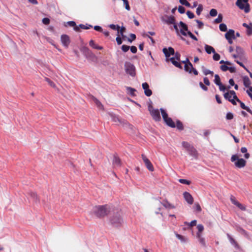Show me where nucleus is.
<instances>
[{
  "label": "nucleus",
  "mask_w": 252,
  "mask_h": 252,
  "mask_svg": "<svg viewBox=\"0 0 252 252\" xmlns=\"http://www.w3.org/2000/svg\"><path fill=\"white\" fill-rule=\"evenodd\" d=\"M67 24L70 26L74 28V30L77 32H79L80 31V30H79V27L77 26H76V23L74 21H69L67 22Z\"/></svg>",
  "instance_id": "30"
},
{
  "label": "nucleus",
  "mask_w": 252,
  "mask_h": 252,
  "mask_svg": "<svg viewBox=\"0 0 252 252\" xmlns=\"http://www.w3.org/2000/svg\"><path fill=\"white\" fill-rule=\"evenodd\" d=\"M230 200L233 204L237 206L241 210L245 211L246 210V207L237 201L234 196H231Z\"/></svg>",
  "instance_id": "10"
},
{
  "label": "nucleus",
  "mask_w": 252,
  "mask_h": 252,
  "mask_svg": "<svg viewBox=\"0 0 252 252\" xmlns=\"http://www.w3.org/2000/svg\"><path fill=\"white\" fill-rule=\"evenodd\" d=\"M125 31L126 28L124 27H122L119 31V33H120V34L122 36L123 38H125L126 37L125 35H124V32H125Z\"/></svg>",
  "instance_id": "53"
},
{
  "label": "nucleus",
  "mask_w": 252,
  "mask_h": 252,
  "mask_svg": "<svg viewBox=\"0 0 252 252\" xmlns=\"http://www.w3.org/2000/svg\"><path fill=\"white\" fill-rule=\"evenodd\" d=\"M187 152H188L190 156H192L194 158L196 159L197 158L198 153L197 150L195 149V148L193 146L191 147V148L188 150Z\"/></svg>",
  "instance_id": "18"
},
{
  "label": "nucleus",
  "mask_w": 252,
  "mask_h": 252,
  "mask_svg": "<svg viewBox=\"0 0 252 252\" xmlns=\"http://www.w3.org/2000/svg\"><path fill=\"white\" fill-rule=\"evenodd\" d=\"M162 21L167 24H175V19L173 16H165L162 18Z\"/></svg>",
  "instance_id": "12"
},
{
  "label": "nucleus",
  "mask_w": 252,
  "mask_h": 252,
  "mask_svg": "<svg viewBox=\"0 0 252 252\" xmlns=\"http://www.w3.org/2000/svg\"><path fill=\"white\" fill-rule=\"evenodd\" d=\"M123 1L124 4L125 6L126 9L129 11L130 9V7L129 5V3L127 0H122Z\"/></svg>",
  "instance_id": "41"
},
{
  "label": "nucleus",
  "mask_w": 252,
  "mask_h": 252,
  "mask_svg": "<svg viewBox=\"0 0 252 252\" xmlns=\"http://www.w3.org/2000/svg\"><path fill=\"white\" fill-rule=\"evenodd\" d=\"M179 2L182 5H184L187 7H190V4L187 0H179Z\"/></svg>",
  "instance_id": "40"
},
{
  "label": "nucleus",
  "mask_w": 252,
  "mask_h": 252,
  "mask_svg": "<svg viewBox=\"0 0 252 252\" xmlns=\"http://www.w3.org/2000/svg\"><path fill=\"white\" fill-rule=\"evenodd\" d=\"M231 93L233 94V97L238 102L240 103L241 107L244 110H246L247 112L250 113L251 115H252V111L249 108L246 106L245 104L242 102L237 96L236 94V93L235 92H231Z\"/></svg>",
  "instance_id": "7"
},
{
  "label": "nucleus",
  "mask_w": 252,
  "mask_h": 252,
  "mask_svg": "<svg viewBox=\"0 0 252 252\" xmlns=\"http://www.w3.org/2000/svg\"><path fill=\"white\" fill-rule=\"evenodd\" d=\"M160 110L161 111V115L164 121L169 118L168 117L167 113L163 109L160 108Z\"/></svg>",
  "instance_id": "34"
},
{
  "label": "nucleus",
  "mask_w": 252,
  "mask_h": 252,
  "mask_svg": "<svg viewBox=\"0 0 252 252\" xmlns=\"http://www.w3.org/2000/svg\"><path fill=\"white\" fill-rule=\"evenodd\" d=\"M220 30L222 32H226L227 31V26L225 24L221 23L219 26Z\"/></svg>",
  "instance_id": "39"
},
{
  "label": "nucleus",
  "mask_w": 252,
  "mask_h": 252,
  "mask_svg": "<svg viewBox=\"0 0 252 252\" xmlns=\"http://www.w3.org/2000/svg\"><path fill=\"white\" fill-rule=\"evenodd\" d=\"M226 118L227 120H232L233 118V114L230 112L227 113L226 116Z\"/></svg>",
  "instance_id": "60"
},
{
  "label": "nucleus",
  "mask_w": 252,
  "mask_h": 252,
  "mask_svg": "<svg viewBox=\"0 0 252 252\" xmlns=\"http://www.w3.org/2000/svg\"><path fill=\"white\" fill-rule=\"evenodd\" d=\"M127 90L128 91L129 94L131 95H135L134 93L136 91V90L132 88L131 87H127Z\"/></svg>",
  "instance_id": "47"
},
{
  "label": "nucleus",
  "mask_w": 252,
  "mask_h": 252,
  "mask_svg": "<svg viewBox=\"0 0 252 252\" xmlns=\"http://www.w3.org/2000/svg\"><path fill=\"white\" fill-rule=\"evenodd\" d=\"M113 122L117 123L119 125H124L126 124V122L124 120L121 119L119 117L116 116H112Z\"/></svg>",
  "instance_id": "17"
},
{
  "label": "nucleus",
  "mask_w": 252,
  "mask_h": 252,
  "mask_svg": "<svg viewBox=\"0 0 252 252\" xmlns=\"http://www.w3.org/2000/svg\"><path fill=\"white\" fill-rule=\"evenodd\" d=\"M243 84H244V85L246 87H250V85L251 84V82L249 79V78L246 76H244L243 77Z\"/></svg>",
  "instance_id": "24"
},
{
  "label": "nucleus",
  "mask_w": 252,
  "mask_h": 252,
  "mask_svg": "<svg viewBox=\"0 0 252 252\" xmlns=\"http://www.w3.org/2000/svg\"><path fill=\"white\" fill-rule=\"evenodd\" d=\"M199 86L200 88L205 91H208V88L207 86H206L202 82H199Z\"/></svg>",
  "instance_id": "52"
},
{
  "label": "nucleus",
  "mask_w": 252,
  "mask_h": 252,
  "mask_svg": "<svg viewBox=\"0 0 252 252\" xmlns=\"http://www.w3.org/2000/svg\"><path fill=\"white\" fill-rule=\"evenodd\" d=\"M236 5L240 9L244 10L246 13L250 11V6L248 3V0H237Z\"/></svg>",
  "instance_id": "4"
},
{
  "label": "nucleus",
  "mask_w": 252,
  "mask_h": 252,
  "mask_svg": "<svg viewBox=\"0 0 252 252\" xmlns=\"http://www.w3.org/2000/svg\"><path fill=\"white\" fill-rule=\"evenodd\" d=\"M182 145L187 151L193 146L187 141H183L182 142Z\"/></svg>",
  "instance_id": "33"
},
{
  "label": "nucleus",
  "mask_w": 252,
  "mask_h": 252,
  "mask_svg": "<svg viewBox=\"0 0 252 252\" xmlns=\"http://www.w3.org/2000/svg\"><path fill=\"white\" fill-rule=\"evenodd\" d=\"M129 48L130 47L129 46H127L126 45H123L122 46V50L123 52H126L127 51H128V50L129 49Z\"/></svg>",
  "instance_id": "54"
},
{
  "label": "nucleus",
  "mask_w": 252,
  "mask_h": 252,
  "mask_svg": "<svg viewBox=\"0 0 252 252\" xmlns=\"http://www.w3.org/2000/svg\"><path fill=\"white\" fill-rule=\"evenodd\" d=\"M145 94L147 96H150L152 94V91L148 88L146 90L144 91Z\"/></svg>",
  "instance_id": "46"
},
{
  "label": "nucleus",
  "mask_w": 252,
  "mask_h": 252,
  "mask_svg": "<svg viewBox=\"0 0 252 252\" xmlns=\"http://www.w3.org/2000/svg\"><path fill=\"white\" fill-rule=\"evenodd\" d=\"M225 37L226 39H235V32L233 30H229L225 34Z\"/></svg>",
  "instance_id": "19"
},
{
  "label": "nucleus",
  "mask_w": 252,
  "mask_h": 252,
  "mask_svg": "<svg viewBox=\"0 0 252 252\" xmlns=\"http://www.w3.org/2000/svg\"><path fill=\"white\" fill-rule=\"evenodd\" d=\"M187 15L189 19H192L194 17V14L190 11H188L187 12Z\"/></svg>",
  "instance_id": "59"
},
{
  "label": "nucleus",
  "mask_w": 252,
  "mask_h": 252,
  "mask_svg": "<svg viewBox=\"0 0 252 252\" xmlns=\"http://www.w3.org/2000/svg\"><path fill=\"white\" fill-rule=\"evenodd\" d=\"M111 224L114 227H119L122 225L123 220L121 217V214L117 212L116 214H114L110 219Z\"/></svg>",
  "instance_id": "2"
},
{
  "label": "nucleus",
  "mask_w": 252,
  "mask_h": 252,
  "mask_svg": "<svg viewBox=\"0 0 252 252\" xmlns=\"http://www.w3.org/2000/svg\"><path fill=\"white\" fill-rule=\"evenodd\" d=\"M176 127L180 130H182L184 129L183 125L179 120H178L176 122Z\"/></svg>",
  "instance_id": "36"
},
{
  "label": "nucleus",
  "mask_w": 252,
  "mask_h": 252,
  "mask_svg": "<svg viewBox=\"0 0 252 252\" xmlns=\"http://www.w3.org/2000/svg\"><path fill=\"white\" fill-rule=\"evenodd\" d=\"M90 46L93 48L97 49V50H102L103 47L99 46L95 43L94 41L93 40H91L89 42Z\"/></svg>",
  "instance_id": "23"
},
{
  "label": "nucleus",
  "mask_w": 252,
  "mask_h": 252,
  "mask_svg": "<svg viewBox=\"0 0 252 252\" xmlns=\"http://www.w3.org/2000/svg\"><path fill=\"white\" fill-rule=\"evenodd\" d=\"M179 182L181 184H186V185H189L190 184V181L187 180L186 179H179Z\"/></svg>",
  "instance_id": "42"
},
{
  "label": "nucleus",
  "mask_w": 252,
  "mask_h": 252,
  "mask_svg": "<svg viewBox=\"0 0 252 252\" xmlns=\"http://www.w3.org/2000/svg\"><path fill=\"white\" fill-rule=\"evenodd\" d=\"M197 228L198 229V232L197 233H199V234H201V233L204 230V226L202 224H198L197 226Z\"/></svg>",
  "instance_id": "50"
},
{
  "label": "nucleus",
  "mask_w": 252,
  "mask_h": 252,
  "mask_svg": "<svg viewBox=\"0 0 252 252\" xmlns=\"http://www.w3.org/2000/svg\"><path fill=\"white\" fill-rule=\"evenodd\" d=\"M197 237L198 239V241L199 243L201 244L202 246L203 247L206 246V243H205V240L204 238L202 237V235L201 234H199V233H197L196 234Z\"/></svg>",
  "instance_id": "28"
},
{
  "label": "nucleus",
  "mask_w": 252,
  "mask_h": 252,
  "mask_svg": "<svg viewBox=\"0 0 252 252\" xmlns=\"http://www.w3.org/2000/svg\"><path fill=\"white\" fill-rule=\"evenodd\" d=\"M111 208L108 205L96 206L94 211L95 215L98 217H104L110 212Z\"/></svg>",
  "instance_id": "1"
},
{
  "label": "nucleus",
  "mask_w": 252,
  "mask_h": 252,
  "mask_svg": "<svg viewBox=\"0 0 252 252\" xmlns=\"http://www.w3.org/2000/svg\"><path fill=\"white\" fill-rule=\"evenodd\" d=\"M202 72L204 75H209V72L210 71V70L206 68L204 66L202 67Z\"/></svg>",
  "instance_id": "57"
},
{
  "label": "nucleus",
  "mask_w": 252,
  "mask_h": 252,
  "mask_svg": "<svg viewBox=\"0 0 252 252\" xmlns=\"http://www.w3.org/2000/svg\"><path fill=\"white\" fill-rule=\"evenodd\" d=\"M172 63L176 67H178L180 69L182 68V66L181 65V63L179 62H178V61L177 60V61L175 60L174 62H172Z\"/></svg>",
  "instance_id": "48"
},
{
  "label": "nucleus",
  "mask_w": 252,
  "mask_h": 252,
  "mask_svg": "<svg viewBox=\"0 0 252 252\" xmlns=\"http://www.w3.org/2000/svg\"><path fill=\"white\" fill-rule=\"evenodd\" d=\"M61 39L63 45L67 48L70 42L69 37L66 34H63L61 35Z\"/></svg>",
  "instance_id": "9"
},
{
  "label": "nucleus",
  "mask_w": 252,
  "mask_h": 252,
  "mask_svg": "<svg viewBox=\"0 0 252 252\" xmlns=\"http://www.w3.org/2000/svg\"><path fill=\"white\" fill-rule=\"evenodd\" d=\"M162 51L166 58H169L171 55H174L175 54L174 49L172 47H169L168 49L164 48Z\"/></svg>",
  "instance_id": "13"
},
{
  "label": "nucleus",
  "mask_w": 252,
  "mask_h": 252,
  "mask_svg": "<svg viewBox=\"0 0 252 252\" xmlns=\"http://www.w3.org/2000/svg\"><path fill=\"white\" fill-rule=\"evenodd\" d=\"M113 164L114 166H119L121 165V160L120 159L114 156L113 159Z\"/></svg>",
  "instance_id": "32"
},
{
  "label": "nucleus",
  "mask_w": 252,
  "mask_h": 252,
  "mask_svg": "<svg viewBox=\"0 0 252 252\" xmlns=\"http://www.w3.org/2000/svg\"><path fill=\"white\" fill-rule=\"evenodd\" d=\"M205 49L206 52L209 54H210L212 53H214L215 52L214 48L208 45H205Z\"/></svg>",
  "instance_id": "31"
},
{
  "label": "nucleus",
  "mask_w": 252,
  "mask_h": 252,
  "mask_svg": "<svg viewBox=\"0 0 252 252\" xmlns=\"http://www.w3.org/2000/svg\"><path fill=\"white\" fill-rule=\"evenodd\" d=\"M203 10V6L201 4H199L196 9V14L199 15Z\"/></svg>",
  "instance_id": "44"
},
{
  "label": "nucleus",
  "mask_w": 252,
  "mask_h": 252,
  "mask_svg": "<svg viewBox=\"0 0 252 252\" xmlns=\"http://www.w3.org/2000/svg\"><path fill=\"white\" fill-rule=\"evenodd\" d=\"M237 54L240 56L243 54V50L242 48L240 47H237L236 49Z\"/></svg>",
  "instance_id": "45"
},
{
  "label": "nucleus",
  "mask_w": 252,
  "mask_h": 252,
  "mask_svg": "<svg viewBox=\"0 0 252 252\" xmlns=\"http://www.w3.org/2000/svg\"><path fill=\"white\" fill-rule=\"evenodd\" d=\"M179 26L181 28L180 30V32L181 34L184 36H187V34L186 32L188 31L187 25L182 21H180L179 23Z\"/></svg>",
  "instance_id": "15"
},
{
  "label": "nucleus",
  "mask_w": 252,
  "mask_h": 252,
  "mask_svg": "<svg viewBox=\"0 0 252 252\" xmlns=\"http://www.w3.org/2000/svg\"><path fill=\"white\" fill-rule=\"evenodd\" d=\"M183 195L184 198L189 204H192L193 203V198L189 193L188 192H185Z\"/></svg>",
  "instance_id": "16"
},
{
  "label": "nucleus",
  "mask_w": 252,
  "mask_h": 252,
  "mask_svg": "<svg viewBox=\"0 0 252 252\" xmlns=\"http://www.w3.org/2000/svg\"><path fill=\"white\" fill-rule=\"evenodd\" d=\"M214 82L217 85L221 84L220 78L218 74L215 75Z\"/></svg>",
  "instance_id": "35"
},
{
  "label": "nucleus",
  "mask_w": 252,
  "mask_h": 252,
  "mask_svg": "<svg viewBox=\"0 0 252 252\" xmlns=\"http://www.w3.org/2000/svg\"><path fill=\"white\" fill-rule=\"evenodd\" d=\"M116 40L118 45H121L122 43V40L119 34H118L117 37L116 38Z\"/></svg>",
  "instance_id": "61"
},
{
  "label": "nucleus",
  "mask_w": 252,
  "mask_h": 252,
  "mask_svg": "<svg viewBox=\"0 0 252 252\" xmlns=\"http://www.w3.org/2000/svg\"><path fill=\"white\" fill-rule=\"evenodd\" d=\"M78 27H79V29L81 28L82 29L88 30L90 29L91 28H92V26L90 25L86 24V25L83 24H80Z\"/></svg>",
  "instance_id": "37"
},
{
  "label": "nucleus",
  "mask_w": 252,
  "mask_h": 252,
  "mask_svg": "<svg viewBox=\"0 0 252 252\" xmlns=\"http://www.w3.org/2000/svg\"><path fill=\"white\" fill-rule=\"evenodd\" d=\"M129 36L131 37V39L128 38L127 40L130 42H131L133 40H134L136 39V35L135 34L131 33Z\"/></svg>",
  "instance_id": "55"
},
{
  "label": "nucleus",
  "mask_w": 252,
  "mask_h": 252,
  "mask_svg": "<svg viewBox=\"0 0 252 252\" xmlns=\"http://www.w3.org/2000/svg\"><path fill=\"white\" fill-rule=\"evenodd\" d=\"M213 58L215 61H219L220 59V55L215 52V53H214Z\"/></svg>",
  "instance_id": "49"
},
{
  "label": "nucleus",
  "mask_w": 252,
  "mask_h": 252,
  "mask_svg": "<svg viewBox=\"0 0 252 252\" xmlns=\"http://www.w3.org/2000/svg\"><path fill=\"white\" fill-rule=\"evenodd\" d=\"M162 51L166 58H169L171 55H174L175 54L174 49L172 47H169L168 49L164 48Z\"/></svg>",
  "instance_id": "14"
},
{
  "label": "nucleus",
  "mask_w": 252,
  "mask_h": 252,
  "mask_svg": "<svg viewBox=\"0 0 252 252\" xmlns=\"http://www.w3.org/2000/svg\"><path fill=\"white\" fill-rule=\"evenodd\" d=\"M243 26L247 28V34L248 35L252 34V23H250L249 25L244 23L243 24Z\"/></svg>",
  "instance_id": "21"
},
{
  "label": "nucleus",
  "mask_w": 252,
  "mask_h": 252,
  "mask_svg": "<svg viewBox=\"0 0 252 252\" xmlns=\"http://www.w3.org/2000/svg\"><path fill=\"white\" fill-rule=\"evenodd\" d=\"M148 110L152 117L153 119L156 121H160L161 117L159 113V110L158 109H154L151 105L148 106Z\"/></svg>",
  "instance_id": "6"
},
{
  "label": "nucleus",
  "mask_w": 252,
  "mask_h": 252,
  "mask_svg": "<svg viewBox=\"0 0 252 252\" xmlns=\"http://www.w3.org/2000/svg\"><path fill=\"white\" fill-rule=\"evenodd\" d=\"M29 195L32 198L33 201H34L35 203L39 202V198L35 192H30L29 193Z\"/></svg>",
  "instance_id": "29"
},
{
  "label": "nucleus",
  "mask_w": 252,
  "mask_h": 252,
  "mask_svg": "<svg viewBox=\"0 0 252 252\" xmlns=\"http://www.w3.org/2000/svg\"><path fill=\"white\" fill-rule=\"evenodd\" d=\"M164 122L168 126L174 128L176 126L175 123L171 118H169L168 119H166L165 121H164Z\"/></svg>",
  "instance_id": "26"
},
{
  "label": "nucleus",
  "mask_w": 252,
  "mask_h": 252,
  "mask_svg": "<svg viewBox=\"0 0 252 252\" xmlns=\"http://www.w3.org/2000/svg\"><path fill=\"white\" fill-rule=\"evenodd\" d=\"M178 10L179 12L181 14H183L185 12V8L183 6H179L178 7Z\"/></svg>",
  "instance_id": "58"
},
{
  "label": "nucleus",
  "mask_w": 252,
  "mask_h": 252,
  "mask_svg": "<svg viewBox=\"0 0 252 252\" xmlns=\"http://www.w3.org/2000/svg\"><path fill=\"white\" fill-rule=\"evenodd\" d=\"M227 65H226L225 64H223V65H221L220 66V68L223 71H226L227 70H228V66Z\"/></svg>",
  "instance_id": "56"
},
{
  "label": "nucleus",
  "mask_w": 252,
  "mask_h": 252,
  "mask_svg": "<svg viewBox=\"0 0 252 252\" xmlns=\"http://www.w3.org/2000/svg\"><path fill=\"white\" fill-rule=\"evenodd\" d=\"M227 236L231 244L233 245L236 248L239 249V246L237 242L229 234H227Z\"/></svg>",
  "instance_id": "25"
},
{
  "label": "nucleus",
  "mask_w": 252,
  "mask_h": 252,
  "mask_svg": "<svg viewBox=\"0 0 252 252\" xmlns=\"http://www.w3.org/2000/svg\"><path fill=\"white\" fill-rule=\"evenodd\" d=\"M188 63H186L184 66V69L186 71L188 72L189 73H192L191 68L193 66L192 63L189 62L188 59H187Z\"/></svg>",
  "instance_id": "20"
},
{
  "label": "nucleus",
  "mask_w": 252,
  "mask_h": 252,
  "mask_svg": "<svg viewBox=\"0 0 252 252\" xmlns=\"http://www.w3.org/2000/svg\"><path fill=\"white\" fill-rule=\"evenodd\" d=\"M222 15L221 14H219L218 18L215 20L214 22L217 24L220 23L222 22Z\"/></svg>",
  "instance_id": "38"
},
{
  "label": "nucleus",
  "mask_w": 252,
  "mask_h": 252,
  "mask_svg": "<svg viewBox=\"0 0 252 252\" xmlns=\"http://www.w3.org/2000/svg\"><path fill=\"white\" fill-rule=\"evenodd\" d=\"M218 12L216 9H212L210 11V15L212 17H215L217 15Z\"/></svg>",
  "instance_id": "43"
},
{
  "label": "nucleus",
  "mask_w": 252,
  "mask_h": 252,
  "mask_svg": "<svg viewBox=\"0 0 252 252\" xmlns=\"http://www.w3.org/2000/svg\"><path fill=\"white\" fill-rule=\"evenodd\" d=\"M176 236L178 239H179L182 242H185L186 241V238L180 234H176Z\"/></svg>",
  "instance_id": "51"
},
{
  "label": "nucleus",
  "mask_w": 252,
  "mask_h": 252,
  "mask_svg": "<svg viewBox=\"0 0 252 252\" xmlns=\"http://www.w3.org/2000/svg\"><path fill=\"white\" fill-rule=\"evenodd\" d=\"M203 81L205 85L206 86H210V82L208 79V78L206 77H204L203 78Z\"/></svg>",
  "instance_id": "63"
},
{
  "label": "nucleus",
  "mask_w": 252,
  "mask_h": 252,
  "mask_svg": "<svg viewBox=\"0 0 252 252\" xmlns=\"http://www.w3.org/2000/svg\"><path fill=\"white\" fill-rule=\"evenodd\" d=\"M124 68L126 74L133 77L136 76V68L132 63L128 62H125Z\"/></svg>",
  "instance_id": "3"
},
{
  "label": "nucleus",
  "mask_w": 252,
  "mask_h": 252,
  "mask_svg": "<svg viewBox=\"0 0 252 252\" xmlns=\"http://www.w3.org/2000/svg\"><path fill=\"white\" fill-rule=\"evenodd\" d=\"M231 92H234V91H230L229 92L226 93L224 94V97L230 101L233 105H236V100L233 97V94L231 93Z\"/></svg>",
  "instance_id": "11"
},
{
  "label": "nucleus",
  "mask_w": 252,
  "mask_h": 252,
  "mask_svg": "<svg viewBox=\"0 0 252 252\" xmlns=\"http://www.w3.org/2000/svg\"><path fill=\"white\" fill-rule=\"evenodd\" d=\"M142 158L143 160V162L145 163V166H146L147 168L150 171H153L154 170V166L151 163V162L150 161V160L146 157V156L143 154L142 155Z\"/></svg>",
  "instance_id": "8"
},
{
  "label": "nucleus",
  "mask_w": 252,
  "mask_h": 252,
  "mask_svg": "<svg viewBox=\"0 0 252 252\" xmlns=\"http://www.w3.org/2000/svg\"><path fill=\"white\" fill-rule=\"evenodd\" d=\"M161 203L166 208H168V209H174V208H175V206L173 205L170 204L166 200H163V202L162 203Z\"/></svg>",
  "instance_id": "27"
},
{
  "label": "nucleus",
  "mask_w": 252,
  "mask_h": 252,
  "mask_svg": "<svg viewBox=\"0 0 252 252\" xmlns=\"http://www.w3.org/2000/svg\"><path fill=\"white\" fill-rule=\"evenodd\" d=\"M92 98L94 102L95 103L97 107L99 109L101 110L104 109V107L102 104L99 101L98 99H97L96 98H95L94 96H92Z\"/></svg>",
  "instance_id": "22"
},
{
  "label": "nucleus",
  "mask_w": 252,
  "mask_h": 252,
  "mask_svg": "<svg viewBox=\"0 0 252 252\" xmlns=\"http://www.w3.org/2000/svg\"><path fill=\"white\" fill-rule=\"evenodd\" d=\"M231 161L235 162V165L239 168L245 167L246 165V161L243 158H239L237 155H233L231 158Z\"/></svg>",
  "instance_id": "5"
},
{
  "label": "nucleus",
  "mask_w": 252,
  "mask_h": 252,
  "mask_svg": "<svg viewBox=\"0 0 252 252\" xmlns=\"http://www.w3.org/2000/svg\"><path fill=\"white\" fill-rule=\"evenodd\" d=\"M42 22L45 25H48L50 23V19L48 18H44L42 19Z\"/></svg>",
  "instance_id": "64"
},
{
  "label": "nucleus",
  "mask_w": 252,
  "mask_h": 252,
  "mask_svg": "<svg viewBox=\"0 0 252 252\" xmlns=\"http://www.w3.org/2000/svg\"><path fill=\"white\" fill-rule=\"evenodd\" d=\"M218 86H219V89L220 91L224 92L226 89V87L222 85V83H221L220 85H218Z\"/></svg>",
  "instance_id": "62"
}]
</instances>
